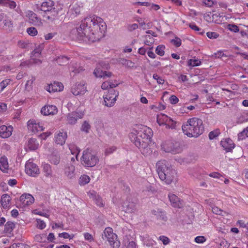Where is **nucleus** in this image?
I'll return each instance as SVG.
<instances>
[{
    "label": "nucleus",
    "instance_id": "nucleus-1",
    "mask_svg": "<svg viewBox=\"0 0 248 248\" xmlns=\"http://www.w3.org/2000/svg\"><path fill=\"white\" fill-rule=\"evenodd\" d=\"M107 29L106 23L100 17L89 16L82 20L80 26L73 29L71 33L79 40L94 42L104 36Z\"/></svg>",
    "mask_w": 248,
    "mask_h": 248
},
{
    "label": "nucleus",
    "instance_id": "nucleus-2",
    "mask_svg": "<svg viewBox=\"0 0 248 248\" xmlns=\"http://www.w3.org/2000/svg\"><path fill=\"white\" fill-rule=\"evenodd\" d=\"M153 134L151 128L144 126L141 130L136 131V134L131 133L129 137L131 141L140 149L141 153L144 155H148L152 152L149 147V143Z\"/></svg>",
    "mask_w": 248,
    "mask_h": 248
},
{
    "label": "nucleus",
    "instance_id": "nucleus-3",
    "mask_svg": "<svg viewBox=\"0 0 248 248\" xmlns=\"http://www.w3.org/2000/svg\"><path fill=\"white\" fill-rule=\"evenodd\" d=\"M156 171L159 178L167 184H170L176 175V171L165 160L158 161L156 164Z\"/></svg>",
    "mask_w": 248,
    "mask_h": 248
},
{
    "label": "nucleus",
    "instance_id": "nucleus-4",
    "mask_svg": "<svg viewBox=\"0 0 248 248\" xmlns=\"http://www.w3.org/2000/svg\"><path fill=\"white\" fill-rule=\"evenodd\" d=\"M182 128L185 134L189 137H197L204 131L202 120L196 117L189 119Z\"/></svg>",
    "mask_w": 248,
    "mask_h": 248
},
{
    "label": "nucleus",
    "instance_id": "nucleus-5",
    "mask_svg": "<svg viewBox=\"0 0 248 248\" xmlns=\"http://www.w3.org/2000/svg\"><path fill=\"white\" fill-rule=\"evenodd\" d=\"M81 160L85 166L92 167L97 164L99 159L94 152L87 149L83 151Z\"/></svg>",
    "mask_w": 248,
    "mask_h": 248
},
{
    "label": "nucleus",
    "instance_id": "nucleus-6",
    "mask_svg": "<svg viewBox=\"0 0 248 248\" xmlns=\"http://www.w3.org/2000/svg\"><path fill=\"white\" fill-rule=\"evenodd\" d=\"M102 238L104 240L108 241L112 248H119L120 246L117 235L113 233L112 229L110 227L105 229L102 234Z\"/></svg>",
    "mask_w": 248,
    "mask_h": 248
},
{
    "label": "nucleus",
    "instance_id": "nucleus-7",
    "mask_svg": "<svg viewBox=\"0 0 248 248\" xmlns=\"http://www.w3.org/2000/svg\"><path fill=\"white\" fill-rule=\"evenodd\" d=\"M162 149L165 152L173 154L179 153L182 151V148L179 142L171 141H167L163 143L162 145Z\"/></svg>",
    "mask_w": 248,
    "mask_h": 248
},
{
    "label": "nucleus",
    "instance_id": "nucleus-8",
    "mask_svg": "<svg viewBox=\"0 0 248 248\" xmlns=\"http://www.w3.org/2000/svg\"><path fill=\"white\" fill-rule=\"evenodd\" d=\"M118 95L119 92L118 91L113 90H110L107 94L104 96V104L108 107H112Z\"/></svg>",
    "mask_w": 248,
    "mask_h": 248
},
{
    "label": "nucleus",
    "instance_id": "nucleus-9",
    "mask_svg": "<svg viewBox=\"0 0 248 248\" xmlns=\"http://www.w3.org/2000/svg\"><path fill=\"white\" fill-rule=\"evenodd\" d=\"M25 172L30 176L35 177L39 174V169L35 163L29 160L25 164Z\"/></svg>",
    "mask_w": 248,
    "mask_h": 248
},
{
    "label": "nucleus",
    "instance_id": "nucleus-10",
    "mask_svg": "<svg viewBox=\"0 0 248 248\" xmlns=\"http://www.w3.org/2000/svg\"><path fill=\"white\" fill-rule=\"evenodd\" d=\"M84 115V112L76 110L67 114V121L70 124H74L78 119L82 118Z\"/></svg>",
    "mask_w": 248,
    "mask_h": 248
},
{
    "label": "nucleus",
    "instance_id": "nucleus-11",
    "mask_svg": "<svg viewBox=\"0 0 248 248\" xmlns=\"http://www.w3.org/2000/svg\"><path fill=\"white\" fill-rule=\"evenodd\" d=\"M87 91L86 86L83 82L75 84L71 88V93L74 95H83Z\"/></svg>",
    "mask_w": 248,
    "mask_h": 248
},
{
    "label": "nucleus",
    "instance_id": "nucleus-12",
    "mask_svg": "<svg viewBox=\"0 0 248 248\" xmlns=\"http://www.w3.org/2000/svg\"><path fill=\"white\" fill-rule=\"evenodd\" d=\"M28 128L32 133H36L38 131H42L44 130L43 126L40 125L35 120L31 119L28 122Z\"/></svg>",
    "mask_w": 248,
    "mask_h": 248
},
{
    "label": "nucleus",
    "instance_id": "nucleus-13",
    "mask_svg": "<svg viewBox=\"0 0 248 248\" xmlns=\"http://www.w3.org/2000/svg\"><path fill=\"white\" fill-rule=\"evenodd\" d=\"M29 22L36 26H41L42 25L41 19L39 18L36 14L32 11H29L27 14Z\"/></svg>",
    "mask_w": 248,
    "mask_h": 248
},
{
    "label": "nucleus",
    "instance_id": "nucleus-14",
    "mask_svg": "<svg viewBox=\"0 0 248 248\" xmlns=\"http://www.w3.org/2000/svg\"><path fill=\"white\" fill-rule=\"evenodd\" d=\"M41 112L44 115H53L57 114L58 109L55 106L46 105L41 108Z\"/></svg>",
    "mask_w": 248,
    "mask_h": 248
},
{
    "label": "nucleus",
    "instance_id": "nucleus-15",
    "mask_svg": "<svg viewBox=\"0 0 248 248\" xmlns=\"http://www.w3.org/2000/svg\"><path fill=\"white\" fill-rule=\"evenodd\" d=\"M20 201L25 206L32 204L34 201V199L31 195L25 193L20 196Z\"/></svg>",
    "mask_w": 248,
    "mask_h": 248
},
{
    "label": "nucleus",
    "instance_id": "nucleus-16",
    "mask_svg": "<svg viewBox=\"0 0 248 248\" xmlns=\"http://www.w3.org/2000/svg\"><path fill=\"white\" fill-rule=\"evenodd\" d=\"M13 127L11 126H7L3 125L0 126V137L2 138H7L12 135Z\"/></svg>",
    "mask_w": 248,
    "mask_h": 248
},
{
    "label": "nucleus",
    "instance_id": "nucleus-17",
    "mask_svg": "<svg viewBox=\"0 0 248 248\" xmlns=\"http://www.w3.org/2000/svg\"><path fill=\"white\" fill-rule=\"evenodd\" d=\"M123 210L126 213H132L137 210L136 203L132 202H126L123 206Z\"/></svg>",
    "mask_w": 248,
    "mask_h": 248
},
{
    "label": "nucleus",
    "instance_id": "nucleus-18",
    "mask_svg": "<svg viewBox=\"0 0 248 248\" xmlns=\"http://www.w3.org/2000/svg\"><path fill=\"white\" fill-rule=\"evenodd\" d=\"M152 213L156 216V218L162 223L167 221V217L164 211L159 209L157 210H153L152 211Z\"/></svg>",
    "mask_w": 248,
    "mask_h": 248
},
{
    "label": "nucleus",
    "instance_id": "nucleus-19",
    "mask_svg": "<svg viewBox=\"0 0 248 248\" xmlns=\"http://www.w3.org/2000/svg\"><path fill=\"white\" fill-rule=\"evenodd\" d=\"M170 201L174 207L181 208L183 206L182 202L180 201V199L173 194H169Z\"/></svg>",
    "mask_w": 248,
    "mask_h": 248
},
{
    "label": "nucleus",
    "instance_id": "nucleus-20",
    "mask_svg": "<svg viewBox=\"0 0 248 248\" xmlns=\"http://www.w3.org/2000/svg\"><path fill=\"white\" fill-rule=\"evenodd\" d=\"M220 144L226 152H230L234 147V144L230 139H227L221 141Z\"/></svg>",
    "mask_w": 248,
    "mask_h": 248
},
{
    "label": "nucleus",
    "instance_id": "nucleus-21",
    "mask_svg": "<svg viewBox=\"0 0 248 248\" xmlns=\"http://www.w3.org/2000/svg\"><path fill=\"white\" fill-rule=\"evenodd\" d=\"M54 3L51 0H48L46 1L42 2L40 10L44 12H50L52 9H54Z\"/></svg>",
    "mask_w": 248,
    "mask_h": 248
},
{
    "label": "nucleus",
    "instance_id": "nucleus-22",
    "mask_svg": "<svg viewBox=\"0 0 248 248\" xmlns=\"http://www.w3.org/2000/svg\"><path fill=\"white\" fill-rule=\"evenodd\" d=\"M75 166L72 164H67L65 168L64 173L69 179L73 178L75 176Z\"/></svg>",
    "mask_w": 248,
    "mask_h": 248
},
{
    "label": "nucleus",
    "instance_id": "nucleus-23",
    "mask_svg": "<svg viewBox=\"0 0 248 248\" xmlns=\"http://www.w3.org/2000/svg\"><path fill=\"white\" fill-rule=\"evenodd\" d=\"M10 196L7 194H4L1 197L0 204L4 209H7L9 207L10 202L11 201Z\"/></svg>",
    "mask_w": 248,
    "mask_h": 248
},
{
    "label": "nucleus",
    "instance_id": "nucleus-24",
    "mask_svg": "<svg viewBox=\"0 0 248 248\" xmlns=\"http://www.w3.org/2000/svg\"><path fill=\"white\" fill-rule=\"evenodd\" d=\"M67 138V133L65 132H60L56 137V142L61 145L65 143Z\"/></svg>",
    "mask_w": 248,
    "mask_h": 248
},
{
    "label": "nucleus",
    "instance_id": "nucleus-25",
    "mask_svg": "<svg viewBox=\"0 0 248 248\" xmlns=\"http://www.w3.org/2000/svg\"><path fill=\"white\" fill-rule=\"evenodd\" d=\"M27 146L30 150L34 151L38 148L39 143L36 139L30 138L28 140Z\"/></svg>",
    "mask_w": 248,
    "mask_h": 248
},
{
    "label": "nucleus",
    "instance_id": "nucleus-26",
    "mask_svg": "<svg viewBox=\"0 0 248 248\" xmlns=\"http://www.w3.org/2000/svg\"><path fill=\"white\" fill-rule=\"evenodd\" d=\"M170 121V117L165 114H161L158 115L157 118V122L159 125H165Z\"/></svg>",
    "mask_w": 248,
    "mask_h": 248
},
{
    "label": "nucleus",
    "instance_id": "nucleus-27",
    "mask_svg": "<svg viewBox=\"0 0 248 248\" xmlns=\"http://www.w3.org/2000/svg\"><path fill=\"white\" fill-rule=\"evenodd\" d=\"M43 172L45 176L51 177L52 176V170L50 165L48 164L43 165Z\"/></svg>",
    "mask_w": 248,
    "mask_h": 248
},
{
    "label": "nucleus",
    "instance_id": "nucleus-28",
    "mask_svg": "<svg viewBox=\"0 0 248 248\" xmlns=\"http://www.w3.org/2000/svg\"><path fill=\"white\" fill-rule=\"evenodd\" d=\"M8 163L6 157H2L0 159V169L3 172H6L8 169Z\"/></svg>",
    "mask_w": 248,
    "mask_h": 248
},
{
    "label": "nucleus",
    "instance_id": "nucleus-29",
    "mask_svg": "<svg viewBox=\"0 0 248 248\" xmlns=\"http://www.w3.org/2000/svg\"><path fill=\"white\" fill-rule=\"evenodd\" d=\"M43 48V44L38 45L32 52L31 57H39Z\"/></svg>",
    "mask_w": 248,
    "mask_h": 248
},
{
    "label": "nucleus",
    "instance_id": "nucleus-30",
    "mask_svg": "<svg viewBox=\"0 0 248 248\" xmlns=\"http://www.w3.org/2000/svg\"><path fill=\"white\" fill-rule=\"evenodd\" d=\"M90 197L92 198L94 201L97 205L100 207L104 206V203L101 197L99 195H96L93 194H91Z\"/></svg>",
    "mask_w": 248,
    "mask_h": 248
},
{
    "label": "nucleus",
    "instance_id": "nucleus-31",
    "mask_svg": "<svg viewBox=\"0 0 248 248\" xmlns=\"http://www.w3.org/2000/svg\"><path fill=\"white\" fill-rule=\"evenodd\" d=\"M0 4L9 7L11 9H14L16 7L15 2L9 0H0Z\"/></svg>",
    "mask_w": 248,
    "mask_h": 248
},
{
    "label": "nucleus",
    "instance_id": "nucleus-32",
    "mask_svg": "<svg viewBox=\"0 0 248 248\" xmlns=\"http://www.w3.org/2000/svg\"><path fill=\"white\" fill-rule=\"evenodd\" d=\"M56 84H50L48 86H47L46 88V90L49 93L54 92H60L63 90V86L62 84H60L59 87L57 88H55Z\"/></svg>",
    "mask_w": 248,
    "mask_h": 248
},
{
    "label": "nucleus",
    "instance_id": "nucleus-33",
    "mask_svg": "<svg viewBox=\"0 0 248 248\" xmlns=\"http://www.w3.org/2000/svg\"><path fill=\"white\" fill-rule=\"evenodd\" d=\"M69 58L64 56L58 57L56 59L57 63L60 65H63L68 63Z\"/></svg>",
    "mask_w": 248,
    "mask_h": 248
},
{
    "label": "nucleus",
    "instance_id": "nucleus-34",
    "mask_svg": "<svg viewBox=\"0 0 248 248\" xmlns=\"http://www.w3.org/2000/svg\"><path fill=\"white\" fill-rule=\"evenodd\" d=\"M49 160L51 163L57 165L60 161V157L58 155L52 154L49 156Z\"/></svg>",
    "mask_w": 248,
    "mask_h": 248
},
{
    "label": "nucleus",
    "instance_id": "nucleus-35",
    "mask_svg": "<svg viewBox=\"0 0 248 248\" xmlns=\"http://www.w3.org/2000/svg\"><path fill=\"white\" fill-rule=\"evenodd\" d=\"M15 224L11 221H8L5 225L4 231L6 232H11L15 228Z\"/></svg>",
    "mask_w": 248,
    "mask_h": 248
},
{
    "label": "nucleus",
    "instance_id": "nucleus-36",
    "mask_svg": "<svg viewBox=\"0 0 248 248\" xmlns=\"http://www.w3.org/2000/svg\"><path fill=\"white\" fill-rule=\"evenodd\" d=\"M90 181V178L86 175H81L79 180V184L80 185H85L88 183H89Z\"/></svg>",
    "mask_w": 248,
    "mask_h": 248
},
{
    "label": "nucleus",
    "instance_id": "nucleus-37",
    "mask_svg": "<svg viewBox=\"0 0 248 248\" xmlns=\"http://www.w3.org/2000/svg\"><path fill=\"white\" fill-rule=\"evenodd\" d=\"M93 74L96 77L103 78L104 77V71L101 69L100 66H97L94 70Z\"/></svg>",
    "mask_w": 248,
    "mask_h": 248
},
{
    "label": "nucleus",
    "instance_id": "nucleus-38",
    "mask_svg": "<svg viewBox=\"0 0 248 248\" xmlns=\"http://www.w3.org/2000/svg\"><path fill=\"white\" fill-rule=\"evenodd\" d=\"M91 128V125L89 124V123L87 121H84L82 124L80 130L81 131L85 132L86 133H88L89 132V130Z\"/></svg>",
    "mask_w": 248,
    "mask_h": 248
},
{
    "label": "nucleus",
    "instance_id": "nucleus-39",
    "mask_svg": "<svg viewBox=\"0 0 248 248\" xmlns=\"http://www.w3.org/2000/svg\"><path fill=\"white\" fill-rule=\"evenodd\" d=\"M3 28H4L5 30H8L9 31L12 30L13 26L12 21L11 20L5 19L3 21Z\"/></svg>",
    "mask_w": 248,
    "mask_h": 248
},
{
    "label": "nucleus",
    "instance_id": "nucleus-40",
    "mask_svg": "<svg viewBox=\"0 0 248 248\" xmlns=\"http://www.w3.org/2000/svg\"><path fill=\"white\" fill-rule=\"evenodd\" d=\"M177 122L173 120L170 118V121L169 122L166 123L165 124L166 127L167 128L175 129L176 126Z\"/></svg>",
    "mask_w": 248,
    "mask_h": 248
},
{
    "label": "nucleus",
    "instance_id": "nucleus-41",
    "mask_svg": "<svg viewBox=\"0 0 248 248\" xmlns=\"http://www.w3.org/2000/svg\"><path fill=\"white\" fill-rule=\"evenodd\" d=\"M164 49L165 46L163 45H159L157 46L155 49V52L156 54L160 56H162L164 55Z\"/></svg>",
    "mask_w": 248,
    "mask_h": 248
},
{
    "label": "nucleus",
    "instance_id": "nucleus-42",
    "mask_svg": "<svg viewBox=\"0 0 248 248\" xmlns=\"http://www.w3.org/2000/svg\"><path fill=\"white\" fill-rule=\"evenodd\" d=\"M201 63V62L199 60H189L188 61V65L191 66H198Z\"/></svg>",
    "mask_w": 248,
    "mask_h": 248
},
{
    "label": "nucleus",
    "instance_id": "nucleus-43",
    "mask_svg": "<svg viewBox=\"0 0 248 248\" xmlns=\"http://www.w3.org/2000/svg\"><path fill=\"white\" fill-rule=\"evenodd\" d=\"M27 32L30 35L32 36L36 35L38 33L36 29L34 27L28 28L27 30Z\"/></svg>",
    "mask_w": 248,
    "mask_h": 248
},
{
    "label": "nucleus",
    "instance_id": "nucleus-44",
    "mask_svg": "<svg viewBox=\"0 0 248 248\" xmlns=\"http://www.w3.org/2000/svg\"><path fill=\"white\" fill-rule=\"evenodd\" d=\"M219 134L220 132L219 131V130L216 129L215 130L210 132L209 133V138L210 140H213L215 139L216 137H217Z\"/></svg>",
    "mask_w": 248,
    "mask_h": 248
},
{
    "label": "nucleus",
    "instance_id": "nucleus-45",
    "mask_svg": "<svg viewBox=\"0 0 248 248\" xmlns=\"http://www.w3.org/2000/svg\"><path fill=\"white\" fill-rule=\"evenodd\" d=\"M213 213L221 216H224L223 213H225V212H224L223 210H221L217 207H214L212 208Z\"/></svg>",
    "mask_w": 248,
    "mask_h": 248
},
{
    "label": "nucleus",
    "instance_id": "nucleus-46",
    "mask_svg": "<svg viewBox=\"0 0 248 248\" xmlns=\"http://www.w3.org/2000/svg\"><path fill=\"white\" fill-rule=\"evenodd\" d=\"M206 34L207 36L211 39H216L219 36V34L216 32L209 31L206 33Z\"/></svg>",
    "mask_w": 248,
    "mask_h": 248
},
{
    "label": "nucleus",
    "instance_id": "nucleus-47",
    "mask_svg": "<svg viewBox=\"0 0 248 248\" xmlns=\"http://www.w3.org/2000/svg\"><path fill=\"white\" fill-rule=\"evenodd\" d=\"M11 80L9 79H6L3 80L0 83V87L1 88V91H3V89L9 84Z\"/></svg>",
    "mask_w": 248,
    "mask_h": 248
},
{
    "label": "nucleus",
    "instance_id": "nucleus-48",
    "mask_svg": "<svg viewBox=\"0 0 248 248\" xmlns=\"http://www.w3.org/2000/svg\"><path fill=\"white\" fill-rule=\"evenodd\" d=\"M228 28L231 31L234 32H237L239 31V27L234 24H229L228 25Z\"/></svg>",
    "mask_w": 248,
    "mask_h": 248
},
{
    "label": "nucleus",
    "instance_id": "nucleus-49",
    "mask_svg": "<svg viewBox=\"0 0 248 248\" xmlns=\"http://www.w3.org/2000/svg\"><path fill=\"white\" fill-rule=\"evenodd\" d=\"M37 226L40 229H43L46 227L45 223L40 219H36Z\"/></svg>",
    "mask_w": 248,
    "mask_h": 248
},
{
    "label": "nucleus",
    "instance_id": "nucleus-50",
    "mask_svg": "<svg viewBox=\"0 0 248 248\" xmlns=\"http://www.w3.org/2000/svg\"><path fill=\"white\" fill-rule=\"evenodd\" d=\"M246 137H248L246 129H244L241 132L238 134V139L239 140H243V139H245Z\"/></svg>",
    "mask_w": 248,
    "mask_h": 248
},
{
    "label": "nucleus",
    "instance_id": "nucleus-51",
    "mask_svg": "<svg viewBox=\"0 0 248 248\" xmlns=\"http://www.w3.org/2000/svg\"><path fill=\"white\" fill-rule=\"evenodd\" d=\"M123 61V63L128 67H133L134 66V63L131 61L124 59Z\"/></svg>",
    "mask_w": 248,
    "mask_h": 248
},
{
    "label": "nucleus",
    "instance_id": "nucleus-52",
    "mask_svg": "<svg viewBox=\"0 0 248 248\" xmlns=\"http://www.w3.org/2000/svg\"><path fill=\"white\" fill-rule=\"evenodd\" d=\"M153 78L156 80L157 82L159 84H163L164 83V80L157 74H154Z\"/></svg>",
    "mask_w": 248,
    "mask_h": 248
},
{
    "label": "nucleus",
    "instance_id": "nucleus-53",
    "mask_svg": "<svg viewBox=\"0 0 248 248\" xmlns=\"http://www.w3.org/2000/svg\"><path fill=\"white\" fill-rule=\"evenodd\" d=\"M206 241V239L203 236H198L195 238V241L197 243H202Z\"/></svg>",
    "mask_w": 248,
    "mask_h": 248
},
{
    "label": "nucleus",
    "instance_id": "nucleus-54",
    "mask_svg": "<svg viewBox=\"0 0 248 248\" xmlns=\"http://www.w3.org/2000/svg\"><path fill=\"white\" fill-rule=\"evenodd\" d=\"M159 239L162 242L163 244L165 245L168 244L170 242L169 239L167 237L163 235L160 236Z\"/></svg>",
    "mask_w": 248,
    "mask_h": 248
},
{
    "label": "nucleus",
    "instance_id": "nucleus-55",
    "mask_svg": "<svg viewBox=\"0 0 248 248\" xmlns=\"http://www.w3.org/2000/svg\"><path fill=\"white\" fill-rule=\"evenodd\" d=\"M171 42H172L176 47H179L181 45V40L178 37H176L175 39L172 40Z\"/></svg>",
    "mask_w": 248,
    "mask_h": 248
},
{
    "label": "nucleus",
    "instance_id": "nucleus-56",
    "mask_svg": "<svg viewBox=\"0 0 248 248\" xmlns=\"http://www.w3.org/2000/svg\"><path fill=\"white\" fill-rule=\"evenodd\" d=\"M59 236L60 237H63L65 239L69 238V239H72L74 237V235H72V236H71L70 235H69L67 232H62L61 233H59Z\"/></svg>",
    "mask_w": 248,
    "mask_h": 248
},
{
    "label": "nucleus",
    "instance_id": "nucleus-57",
    "mask_svg": "<svg viewBox=\"0 0 248 248\" xmlns=\"http://www.w3.org/2000/svg\"><path fill=\"white\" fill-rule=\"evenodd\" d=\"M57 34L56 32H51L45 35V39L46 40H48L51 39L54 36H55Z\"/></svg>",
    "mask_w": 248,
    "mask_h": 248
},
{
    "label": "nucleus",
    "instance_id": "nucleus-58",
    "mask_svg": "<svg viewBox=\"0 0 248 248\" xmlns=\"http://www.w3.org/2000/svg\"><path fill=\"white\" fill-rule=\"evenodd\" d=\"M170 102L172 104H175L179 101V99L175 95H171L170 97Z\"/></svg>",
    "mask_w": 248,
    "mask_h": 248
},
{
    "label": "nucleus",
    "instance_id": "nucleus-59",
    "mask_svg": "<svg viewBox=\"0 0 248 248\" xmlns=\"http://www.w3.org/2000/svg\"><path fill=\"white\" fill-rule=\"evenodd\" d=\"M138 28L137 24L134 23L131 25H129L127 27V29L129 31H132Z\"/></svg>",
    "mask_w": 248,
    "mask_h": 248
},
{
    "label": "nucleus",
    "instance_id": "nucleus-60",
    "mask_svg": "<svg viewBox=\"0 0 248 248\" xmlns=\"http://www.w3.org/2000/svg\"><path fill=\"white\" fill-rule=\"evenodd\" d=\"M84 237L85 240L89 241H92L93 240V236L89 233L86 232L84 234Z\"/></svg>",
    "mask_w": 248,
    "mask_h": 248
},
{
    "label": "nucleus",
    "instance_id": "nucleus-61",
    "mask_svg": "<svg viewBox=\"0 0 248 248\" xmlns=\"http://www.w3.org/2000/svg\"><path fill=\"white\" fill-rule=\"evenodd\" d=\"M36 58L37 57H31L30 60V62H31V63L37 64L41 63L42 62V61L40 60L37 59H36Z\"/></svg>",
    "mask_w": 248,
    "mask_h": 248
},
{
    "label": "nucleus",
    "instance_id": "nucleus-62",
    "mask_svg": "<svg viewBox=\"0 0 248 248\" xmlns=\"http://www.w3.org/2000/svg\"><path fill=\"white\" fill-rule=\"evenodd\" d=\"M109 81H106L104 82L101 85V88L103 90H107L109 88Z\"/></svg>",
    "mask_w": 248,
    "mask_h": 248
},
{
    "label": "nucleus",
    "instance_id": "nucleus-63",
    "mask_svg": "<svg viewBox=\"0 0 248 248\" xmlns=\"http://www.w3.org/2000/svg\"><path fill=\"white\" fill-rule=\"evenodd\" d=\"M202 2L208 7H211L214 4V2L212 0H203Z\"/></svg>",
    "mask_w": 248,
    "mask_h": 248
},
{
    "label": "nucleus",
    "instance_id": "nucleus-64",
    "mask_svg": "<svg viewBox=\"0 0 248 248\" xmlns=\"http://www.w3.org/2000/svg\"><path fill=\"white\" fill-rule=\"evenodd\" d=\"M237 223H238L240 227L243 228H245L247 230H248V222L247 223H245L242 220H238L237 222Z\"/></svg>",
    "mask_w": 248,
    "mask_h": 248
}]
</instances>
